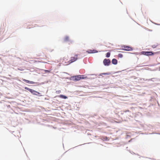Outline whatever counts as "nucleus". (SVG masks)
Masks as SVG:
<instances>
[{"label":"nucleus","instance_id":"obj_1","mask_svg":"<svg viewBox=\"0 0 160 160\" xmlns=\"http://www.w3.org/2000/svg\"><path fill=\"white\" fill-rule=\"evenodd\" d=\"M78 58V55L76 54L73 56L71 57L68 61L67 57H64L62 62L65 64V65H68L77 61Z\"/></svg>","mask_w":160,"mask_h":160},{"label":"nucleus","instance_id":"obj_2","mask_svg":"<svg viewBox=\"0 0 160 160\" xmlns=\"http://www.w3.org/2000/svg\"><path fill=\"white\" fill-rule=\"evenodd\" d=\"M122 49L125 51H131L133 50L132 48L129 46L123 45L122 46Z\"/></svg>","mask_w":160,"mask_h":160},{"label":"nucleus","instance_id":"obj_3","mask_svg":"<svg viewBox=\"0 0 160 160\" xmlns=\"http://www.w3.org/2000/svg\"><path fill=\"white\" fill-rule=\"evenodd\" d=\"M141 53L142 54L146 56H152L154 54L152 52L142 51Z\"/></svg>","mask_w":160,"mask_h":160},{"label":"nucleus","instance_id":"obj_4","mask_svg":"<svg viewBox=\"0 0 160 160\" xmlns=\"http://www.w3.org/2000/svg\"><path fill=\"white\" fill-rule=\"evenodd\" d=\"M103 63L105 66H108L110 63V60L109 59H105L103 61Z\"/></svg>","mask_w":160,"mask_h":160},{"label":"nucleus","instance_id":"obj_5","mask_svg":"<svg viewBox=\"0 0 160 160\" xmlns=\"http://www.w3.org/2000/svg\"><path fill=\"white\" fill-rule=\"evenodd\" d=\"M83 75H78L75 77V80L77 81H78L82 79H83L84 78L83 77Z\"/></svg>","mask_w":160,"mask_h":160},{"label":"nucleus","instance_id":"obj_6","mask_svg":"<svg viewBox=\"0 0 160 160\" xmlns=\"http://www.w3.org/2000/svg\"><path fill=\"white\" fill-rule=\"evenodd\" d=\"M22 80L23 81L26 82V83H30V84H35V82H34L31 81H30L27 80H26V79H22Z\"/></svg>","mask_w":160,"mask_h":160},{"label":"nucleus","instance_id":"obj_7","mask_svg":"<svg viewBox=\"0 0 160 160\" xmlns=\"http://www.w3.org/2000/svg\"><path fill=\"white\" fill-rule=\"evenodd\" d=\"M25 89L28 90V91H29L30 92L33 94V93H34V91H35L34 90H33V89H30V88H28L25 87Z\"/></svg>","mask_w":160,"mask_h":160},{"label":"nucleus","instance_id":"obj_8","mask_svg":"<svg viewBox=\"0 0 160 160\" xmlns=\"http://www.w3.org/2000/svg\"><path fill=\"white\" fill-rule=\"evenodd\" d=\"M87 52H88V53H96L98 52V51L93 50H89L88 51H87Z\"/></svg>","mask_w":160,"mask_h":160},{"label":"nucleus","instance_id":"obj_9","mask_svg":"<svg viewBox=\"0 0 160 160\" xmlns=\"http://www.w3.org/2000/svg\"><path fill=\"white\" fill-rule=\"evenodd\" d=\"M40 93L37 92V91H34V92L33 93V95H36L37 96H42V95H40Z\"/></svg>","mask_w":160,"mask_h":160},{"label":"nucleus","instance_id":"obj_10","mask_svg":"<svg viewBox=\"0 0 160 160\" xmlns=\"http://www.w3.org/2000/svg\"><path fill=\"white\" fill-rule=\"evenodd\" d=\"M112 62L114 64H116L117 63V60L115 59H113L112 60Z\"/></svg>","mask_w":160,"mask_h":160},{"label":"nucleus","instance_id":"obj_11","mask_svg":"<svg viewBox=\"0 0 160 160\" xmlns=\"http://www.w3.org/2000/svg\"><path fill=\"white\" fill-rule=\"evenodd\" d=\"M58 97L60 98H64V99H67V97H66V96H64L63 95H60L58 96Z\"/></svg>","mask_w":160,"mask_h":160},{"label":"nucleus","instance_id":"obj_12","mask_svg":"<svg viewBox=\"0 0 160 160\" xmlns=\"http://www.w3.org/2000/svg\"><path fill=\"white\" fill-rule=\"evenodd\" d=\"M69 40V38L68 36H66L65 37L64 39V40L65 41H68Z\"/></svg>","mask_w":160,"mask_h":160},{"label":"nucleus","instance_id":"obj_13","mask_svg":"<svg viewBox=\"0 0 160 160\" xmlns=\"http://www.w3.org/2000/svg\"><path fill=\"white\" fill-rule=\"evenodd\" d=\"M110 53L109 52H108L106 54V57L108 58L110 56Z\"/></svg>","mask_w":160,"mask_h":160},{"label":"nucleus","instance_id":"obj_14","mask_svg":"<svg viewBox=\"0 0 160 160\" xmlns=\"http://www.w3.org/2000/svg\"><path fill=\"white\" fill-rule=\"evenodd\" d=\"M44 71L45 72H50V70H44Z\"/></svg>","mask_w":160,"mask_h":160},{"label":"nucleus","instance_id":"obj_15","mask_svg":"<svg viewBox=\"0 0 160 160\" xmlns=\"http://www.w3.org/2000/svg\"><path fill=\"white\" fill-rule=\"evenodd\" d=\"M158 45L157 44L156 45H152V47L153 48H156V47L158 46Z\"/></svg>","mask_w":160,"mask_h":160},{"label":"nucleus","instance_id":"obj_16","mask_svg":"<svg viewBox=\"0 0 160 160\" xmlns=\"http://www.w3.org/2000/svg\"><path fill=\"white\" fill-rule=\"evenodd\" d=\"M118 56L119 57H120V58H122L123 56V55L122 54H118Z\"/></svg>","mask_w":160,"mask_h":160},{"label":"nucleus","instance_id":"obj_17","mask_svg":"<svg viewBox=\"0 0 160 160\" xmlns=\"http://www.w3.org/2000/svg\"><path fill=\"white\" fill-rule=\"evenodd\" d=\"M61 91L60 90H58L56 91V93L59 94L61 92Z\"/></svg>","mask_w":160,"mask_h":160},{"label":"nucleus","instance_id":"obj_18","mask_svg":"<svg viewBox=\"0 0 160 160\" xmlns=\"http://www.w3.org/2000/svg\"><path fill=\"white\" fill-rule=\"evenodd\" d=\"M101 74H102V75H106L108 74V73H102Z\"/></svg>","mask_w":160,"mask_h":160},{"label":"nucleus","instance_id":"obj_19","mask_svg":"<svg viewBox=\"0 0 160 160\" xmlns=\"http://www.w3.org/2000/svg\"><path fill=\"white\" fill-rule=\"evenodd\" d=\"M129 110H127L126 111H125V112H129Z\"/></svg>","mask_w":160,"mask_h":160},{"label":"nucleus","instance_id":"obj_20","mask_svg":"<svg viewBox=\"0 0 160 160\" xmlns=\"http://www.w3.org/2000/svg\"><path fill=\"white\" fill-rule=\"evenodd\" d=\"M38 61H34V62H37Z\"/></svg>","mask_w":160,"mask_h":160},{"label":"nucleus","instance_id":"obj_21","mask_svg":"<svg viewBox=\"0 0 160 160\" xmlns=\"http://www.w3.org/2000/svg\"><path fill=\"white\" fill-rule=\"evenodd\" d=\"M158 53V52H156L155 53Z\"/></svg>","mask_w":160,"mask_h":160},{"label":"nucleus","instance_id":"obj_22","mask_svg":"<svg viewBox=\"0 0 160 160\" xmlns=\"http://www.w3.org/2000/svg\"><path fill=\"white\" fill-rule=\"evenodd\" d=\"M159 69H160V67L159 68Z\"/></svg>","mask_w":160,"mask_h":160}]
</instances>
